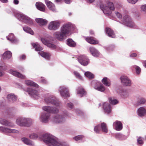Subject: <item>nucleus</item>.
<instances>
[{
    "mask_svg": "<svg viewBox=\"0 0 146 146\" xmlns=\"http://www.w3.org/2000/svg\"><path fill=\"white\" fill-rule=\"evenodd\" d=\"M36 6L37 8L39 10L44 11L45 10V5L40 2H37L36 3Z\"/></svg>",
    "mask_w": 146,
    "mask_h": 146,
    "instance_id": "27",
    "label": "nucleus"
},
{
    "mask_svg": "<svg viewBox=\"0 0 146 146\" xmlns=\"http://www.w3.org/2000/svg\"><path fill=\"white\" fill-rule=\"evenodd\" d=\"M41 82L43 84H46L47 81L43 77L41 78Z\"/></svg>",
    "mask_w": 146,
    "mask_h": 146,
    "instance_id": "55",
    "label": "nucleus"
},
{
    "mask_svg": "<svg viewBox=\"0 0 146 146\" xmlns=\"http://www.w3.org/2000/svg\"><path fill=\"white\" fill-rule=\"evenodd\" d=\"M26 56L25 55L23 54L19 58L20 60H24L26 58Z\"/></svg>",
    "mask_w": 146,
    "mask_h": 146,
    "instance_id": "56",
    "label": "nucleus"
},
{
    "mask_svg": "<svg viewBox=\"0 0 146 146\" xmlns=\"http://www.w3.org/2000/svg\"><path fill=\"white\" fill-rule=\"evenodd\" d=\"M115 13L117 17L119 19H122V15L120 13L117 11H115Z\"/></svg>",
    "mask_w": 146,
    "mask_h": 146,
    "instance_id": "50",
    "label": "nucleus"
},
{
    "mask_svg": "<svg viewBox=\"0 0 146 146\" xmlns=\"http://www.w3.org/2000/svg\"><path fill=\"white\" fill-rule=\"evenodd\" d=\"M100 125H98L97 126H95L94 127V130L95 132L99 133L100 130Z\"/></svg>",
    "mask_w": 146,
    "mask_h": 146,
    "instance_id": "46",
    "label": "nucleus"
},
{
    "mask_svg": "<svg viewBox=\"0 0 146 146\" xmlns=\"http://www.w3.org/2000/svg\"><path fill=\"white\" fill-rule=\"evenodd\" d=\"M60 22L58 20H56L51 21L48 26L49 29L54 31L58 29L60 26Z\"/></svg>",
    "mask_w": 146,
    "mask_h": 146,
    "instance_id": "6",
    "label": "nucleus"
},
{
    "mask_svg": "<svg viewBox=\"0 0 146 146\" xmlns=\"http://www.w3.org/2000/svg\"><path fill=\"white\" fill-rule=\"evenodd\" d=\"M43 110L48 112L56 113L58 112V110L56 108L48 106H45L42 108Z\"/></svg>",
    "mask_w": 146,
    "mask_h": 146,
    "instance_id": "13",
    "label": "nucleus"
},
{
    "mask_svg": "<svg viewBox=\"0 0 146 146\" xmlns=\"http://www.w3.org/2000/svg\"><path fill=\"white\" fill-rule=\"evenodd\" d=\"M65 117L60 116L59 114L56 115L53 118L52 121L56 123H61L64 121Z\"/></svg>",
    "mask_w": 146,
    "mask_h": 146,
    "instance_id": "16",
    "label": "nucleus"
},
{
    "mask_svg": "<svg viewBox=\"0 0 146 146\" xmlns=\"http://www.w3.org/2000/svg\"><path fill=\"white\" fill-rule=\"evenodd\" d=\"M50 119V114L49 113H42L40 117V120L42 122L46 123L48 122Z\"/></svg>",
    "mask_w": 146,
    "mask_h": 146,
    "instance_id": "8",
    "label": "nucleus"
},
{
    "mask_svg": "<svg viewBox=\"0 0 146 146\" xmlns=\"http://www.w3.org/2000/svg\"><path fill=\"white\" fill-rule=\"evenodd\" d=\"M45 3L47 6L50 9L53 11L55 10V7L53 3L47 0H45Z\"/></svg>",
    "mask_w": 146,
    "mask_h": 146,
    "instance_id": "32",
    "label": "nucleus"
},
{
    "mask_svg": "<svg viewBox=\"0 0 146 146\" xmlns=\"http://www.w3.org/2000/svg\"><path fill=\"white\" fill-rule=\"evenodd\" d=\"M44 100L48 104H51L55 105L56 106H59V103L56 99V98L53 96H50L46 98Z\"/></svg>",
    "mask_w": 146,
    "mask_h": 146,
    "instance_id": "7",
    "label": "nucleus"
},
{
    "mask_svg": "<svg viewBox=\"0 0 146 146\" xmlns=\"http://www.w3.org/2000/svg\"><path fill=\"white\" fill-rule=\"evenodd\" d=\"M0 131L6 133H17L19 131L15 129L6 128L3 127H0Z\"/></svg>",
    "mask_w": 146,
    "mask_h": 146,
    "instance_id": "12",
    "label": "nucleus"
},
{
    "mask_svg": "<svg viewBox=\"0 0 146 146\" xmlns=\"http://www.w3.org/2000/svg\"><path fill=\"white\" fill-rule=\"evenodd\" d=\"M95 89L101 92H104L105 90V87L102 84L99 87H95Z\"/></svg>",
    "mask_w": 146,
    "mask_h": 146,
    "instance_id": "44",
    "label": "nucleus"
},
{
    "mask_svg": "<svg viewBox=\"0 0 146 146\" xmlns=\"http://www.w3.org/2000/svg\"><path fill=\"white\" fill-rule=\"evenodd\" d=\"M101 128L102 132L106 133L108 132V130L107 126L105 123L103 122L101 123Z\"/></svg>",
    "mask_w": 146,
    "mask_h": 146,
    "instance_id": "36",
    "label": "nucleus"
},
{
    "mask_svg": "<svg viewBox=\"0 0 146 146\" xmlns=\"http://www.w3.org/2000/svg\"><path fill=\"white\" fill-rule=\"evenodd\" d=\"M21 139L22 141L26 144L30 146H34V143L27 138L25 137L23 138H22Z\"/></svg>",
    "mask_w": 146,
    "mask_h": 146,
    "instance_id": "33",
    "label": "nucleus"
},
{
    "mask_svg": "<svg viewBox=\"0 0 146 146\" xmlns=\"http://www.w3.org/2000/svg\"><path fill=\"white\" fill-rule=\"evenodd\" d=\"M121 21L122 23L126 26L130 27H133L135 26L134 23L130 17L127 15H126L123 17Z\"/></svg>",
    "mask_w": 146,
    "mask_h": 146,
    "instance_id": "5",
    "label": "nucleus"
},
{
    "mask_svg": "<svg viewBox=\"0 0 146 146\" xmlns=\"http://www.w3.org/2000/svg\"><path fill=\"white\" fill-rule=\"evenodd\" d=\"M65 2L67 4H69L71 1V0H64Z\"/></svg>",
    "mask_w": 146,
    "mask_h": 146,
    "instance_id": "59",
    "label": "nucleus"
},
{
    "mask_svg": "<svg viewBox=\"0 0 146 146\" xmlns=\"http://www.w3.org/2000/svg\"><path fill=\"white\" fill-rule=\"evenodd\" d=\"M32 45L36 51L41 50L42 49V48L37 43H32Z\"/></svg>",
    "mask_w": 146,
    "mask_h": 146,
    "instance_id": "37",
    "label": "nucleus"
},
{
    "mask_svg": "<svg viewBox=\"0 0 146 146\" xmlns=\"http://www.w3.org/2000/svg\"><path fill=\"white\" fill-rule=\"evenodd\" d=\"M109 100L110 103L112 104L115 105L118 103V101L117 100L111 98H109Z\"/></svg>",
    "mask_w": 146,
    "mask_h": 146,
    "instance_id": "43",
    "label": "nucleus"
},
{
    "mask_svg": "<svg viewBox=\"0 0 146 146\" xmlns=\"http://www.w3.org/2000/svg\"><path fill=\"white\" fill-rule=\"evenodd\" d=\"M42 140L48 145L50 146H69L65 143H60L54 136L48 134L42 136Z\"/></svg>",
    "mask_w": 146,
    "mask_h": 146,
    "instance_id": "3",
    "label": "nucleus"
},
{
    "mask_svg": "<svg viewBox=\"0 0 146 146\" xmlns=\"http://www.w3.org/2000/svg\"><path fill=\"white\" fill-rule=\"evenodd\" d=\"M26 118L19 117L17 118L16 120V123L20 126H25Z\"/></svg>",
    "mask_w": 146,
    "mask_h": 146,
    "instance_id": "21",
    "label": "nucleus"
},
{
    "mask_svg": "<svg viewBox=\"0 0 146 146\" xmlns=\"http://www.w3.org/2000/svg\"><path fill=\"white\" fill-rule=\"evenodd\" d=\"M83 137V136L79 135L74 137V139L76 141H78L82 139Z\"/></svg>",
    "mask_w": 146,
    "mask_h": 146,
    "instance_id": "51",
    "label": "nucleus"
},
{
    "mask_svg": "<svg viewBox=\"0 0 146 146\" xmlns=\"http://www.w3.org/2000/svg\"><path fill=\"white\" fill-rule=\"evenodd\" d=\"M67 44L69 46L72 47H74L76 45L75 42L71 39H69L67 40Z\"/></svg>",
    "mask_w": 146,
    "mask_h": 146,
    "instance_id": "39",
    "label": "nucleus"
},
{
    "mask_svg": "<svg viewBox=\"0 0 146 146\" xmlns=\"http://www.w3.org/2000/svg\"><path fill=\"white\" fill-rule=\"evenodd\" d=\"M121 83L125 86H129L131 85V81L126 76H122L120 77Z\"/></svg>",
    "mask_w": 146,
    "mask_h": 146,
    "instance_id": "14",
    "label": "nucleus"
},
{
    "mask_svg": "<svg viewBox=\"0 0 146 146\" xmlns=\"http://www.w3.org/2000/svg\"><path fill=\"white\" fill-rule=\"evenodd\" d=\"M38 135L36 133H32L30 135L29 137L32 139H35L37 138L38 137Z\"/></svg>",
    "mask_w": 146,
    "mask_h": 146,
    "instance_id": "47",
    "label": "nucleus"
},
{
    "mask_svg": "<svg viewBox=\"0 0 146 146\" xmlns=\"http://www.w3.org/2000/svg\"><path fill=\"white\" fill-rule=\"evenodd\" d=\"M7 98L9 101L11 102H14L16 100L17 97L14 94H9L7 95Z\"/></svg>",
    "mask_w": 146,
    "mask_h": 146,
    "instance_id": "35",
    "label": "nucleus"
},
{
    "mask_svg": "<svg viewBox=\"0 0 146 146\" xmlns=\"http://www.w3.org/2000/svg\"><path fill=\"white\" fill-rule=\"evenodd\" d=\"M74 74L77 77V78H78V79L81 80H82V78L81 76L80 75V74L77 72L76 71H74Z\"/></svg>",
    "mask_w": 146,
    "mask_h": 146,
    "instance_id": "48",
    "label": "nucleus"
},
{
    "mask_svg": "<svg viewBox=\"0 0 146 146\" xmlns=\"http://www.w3.org/2000/svg\"><path fill=\"white\" fill-rule=\"evenodd\" d=\"M135 69L136 71V72L137 74H139L141 71V69L140 68L137 66H136L135 67Z\"/></svg>",
    "mask_w": 146,
    "mask_h": 146,
    "instance_id": "53",
    "label": "nucleus"
},
{
    "mask_svg": "<svg viewBox=\"0 0 146 146\" xmlns=\"http://www.w3.org/2000/svg\"><path fill=\"white\" fill-rule=\"evenodd\" d=\"M9 72L13 75V76H16L19 78H20L23 79H25L26 77L23 74H22L20 73L13 70H9Z\"/></svg>",
    "mask_w": 146,
    "mask_h": 146,
    "instance_id": "15",
    "label": "nucleus"
},
{
    "mask_svg": "<svg viewBox=\"0 0 146 146\" xmlns=\"http://www.w3.org/2000/svg\"><path fill=\"white\" fill-rule=\"evenodd\" d=\"M0 1L3 3H6L7 2L8 0H0Z\"/></svg>",
    "mask_w": 146,
    "mask_h": 146,
    "instance_id": "62",
    "label": "nucleus"
},
{
    "mask_svg": "<svg viewBox=\"0 0 146 146\" xmlns=\"http://www.w3.org/2000/svg\"><path fill=\"white\" fill-rule=\"evenodd\" d=\"M25 126H29L33 122L32 120L30 118H26Z\"/></svg>",
    "mask_w": 146,
    "mask_h": 146,
    "instance_id": "45",
    "label": "nucleus"
},
{
    "mask_svg": "<svg viewBox=\"0 0 146 146\" xmlns=\"http://www.w3.org/2000/svg\"><path fill=\"white\" fill-rule=\"evenodd\" d=\"M0 123L3 125L10 127L15 126V124L13 123L8 122L6 120L2 118H0Z\"/></svg>",
    "mask_w": 146,
    "mask_h": 146,
    "instance_id": "22",
    "label": "nucleus"
},
{
    "mask_svg": "<svg viewBox=\"0 0 146 146\" xmlns=\"http://www.w3.org/2000/svg\"><path fill=\"white\" fill-rule=\"evenodd\" d=\"M103 107L104 111L107 114H110L111 112V107L109 103H104L103 104Z\"/></svg>",
    "mask_w": 146,
    "mask_h": 146,
    "instance_id": "17",
    "label": "nucleus"
},
{
    "mask_svg": "<svg viewBox=\"0 0 146 146\" xmlns=\"http://www.w3.org/2000/svg\"><path fill=\"white\" fill-rule=\"evenodd\" d=\"M38 53L42 57L48 60L50 59V57L51 55L50 53L44 52L43 51L39 52Z\"/></svg>",
    "mask_w": 146,
    "mask_h": 146,
    "instance_id": "25",
    "label": "nucleus"
},
{
    "mask_svg": "<svg viewBox=\"0 0 146 146\" xmlns=\"http://www.w3.org/2000/svg\"><path fill=\"white\" fill-rule=\"evenodd\" d=\"M106 32L108 36L110 37L115 38V36L113 31L111 29L106 28Z\"/></svg>",
    "mask_w": 146,
    "mask_h": 146,
    "instance_id": "23",
    "label": "nucleus"
},
{
    "mask_svg": "<svg viewBox=\"0 0 146 146\" xmlns=\"http://www.w3.org/2000/svg\"><path fill=\"white\" fill-rule=\"evenodd\" d=\"M113 126L116 130L118 131L120 130L122 128V124L120 121H117L114 122Z\"/></svg>",
    "mask_w": 146,
    "mask_h": 146,
    "instance_id": "19",
    "label": "nucleus"
},
{
    "mask_svg": "<svg viewBox=\"0 0 146 146\" xmlns=\"http://www.w3.org/2000/svg\"><path fill=\"white\" fill-rule=\"evenodd\" d=\"M84 74L86 77L90 79L93 78L94 77V75L92 73L89 72H85Z\"/></svg>",
    "mask_w": 146,
    "mask_h": 146,
    "instance_id": "41",
    "label": "nucleus"
},
{
    "mask_svg": "<svg viewBox=\"0 0 146 146\" xmlns=\"http://www.w3.org/2000/svg\"><path fill=\"white\" fill-rule=\"evenodd\" d=\"M122 95L125 97H127L128 95V93H126H126L123 92V93Z\"/></svg>",
    "mask_w": 146,
    "mask_h": 146,
    "instance_id": "58",
    "label": "nucleus"
},
{
    "mask_svg": "<svg viewBox=\"0 0 146 146\" xmlns=\"http://www.w3.org/2000/svg\"><path fill=\"white\" fill-rule=\"evenodd\" d=\"M89 50L90 52L94 56L98 57L99 56V52L94 48L90 47V48Z\"/></svg>",
    "mask_w": 146,
    "mask_h": 146,
    "instance_id": "28",
    "label": "nucleus"
},
{
    "mask_svg": "<svg viewBox=\"0 0 146 146\" xmlns=\"http://www.w3.org/2000/svg\"><path fill=\"white\" fill-rule=\"evenodd\" d=\"M102 82L106 86H109L110 85V81L107 77H105L103 79Z\"/></svg>",
    "mask_w": 146,
    "mask_h": 146,
    "instance_id": "38",
    "label": "nucleus"
},
{
    "mask_svg": "<svg viewBox=\"0 0 146 146\" xmlns=\"http://www.w3.org/2000/svg\"><path fill=\"white\" fill-rule=\"evenodd\" d=\"M68 106L71 109H72L73 107V104L72 103H69L67 104Z\"/></svg>",
    "mask_w": 146,
    "mask_h": 146,
    "instance_id": "57",
    "label": "nucleus"
},
{
    "mask_svg": "<svg viewBox=\"0 0 146 146\" xmlns=\"http://www.w3.org/2000/svg\"><path fill=\"white\" fill-rule=\"evenodd\" d=\"M35 20L40 25H45L48 23V21L42 18H36Z\"/></svg>",
    "mask_w": 146,
    "mask_h": 146,
    "instance_id": "26",
    "label": "nucleus"
},
{
    "mask_svg": "<svg viewBox=\"0 0 146 146\" xmlns=\"http://www.w3.org/2000/svg\"><path fill=\"white\" fill-rule=\"evenodd\" d=\"M7 39L12 43H16L18 42V40L14 36L13 34H10L7 36Z\"/></svg>",
    "mask_w": 146,
    "mask_h": 146,
    "instance_id": "20",
    "label": "nucleus"
},
{
    "mask_svg": "<svg viewBox=\"0 0 146 146\" xmlns=\"http://www.w3.org/2000/svg\"><path fill=\"white\" fill-rule=\"evenodd\" d=\"M137 112L139 116H142L146 114V110L143 107H141L138 109Z\"/></svg>",
    "mask_w": 146,
    "mask_h": 146,
    "instance_id": "29",
    "label": "nucleus"
},
{
    "mask_svg": "<svg viewBox=\"0 0 146 146\" xmlns=\"http://www.w3.org/2000/svg\"><path fill=\"white\" fill-rule=\"evenodd\" d=\"M25 84L28 86H32L36 88H38L39 86L35 83L30 80H26Z\"/></svg>",
    "mask_w": 146,
    "mask_h": 146,
    "instance_id": "30",
    "label": "nucleus"
},
{
    "mask_svg": "<svg viewBox=\"0 0 146 146\" xmlns=\"http://www.w3.org/2000/svg\"><path fill=\"white\" fill-rule=\"evenodd\" d=\"M141 11L146 13V5H143L141 6Z\"/></svg>",
    "mask_w": 146,
    "mask_h": 146,
    "instance_id": "52",
    "label": "nucleus"
},
{
    "mask_svg": "<svg viewBox=\"0 0 146 146\" xmlns=\"http://www.w3.org/2000/svg\"><path fill=\"white\" fill-rule=\"evenodd\" d=\"M137 56V54L136 53H133L130 55V56L132 57H135Z\"/></svg>",
    "mask_w": 146,
    "mask_h": 146,
    "instance_id": "61",
    "label": "nucleus"
},
{
    "mask_svg": "<svg viewBox=\"0 0 146 146\" xmlns=\"http://www.w3.org/2000/svg\"><path fill=\"white\" fill-rule=\"evenodd\" d=\"M15 17L20 21H23L29 25H32L33 22L32 20L28 17L22 14L17 13L16 14Z\"/></svg>",
    "mask_w": 146,
    "mask_h": 146,
    "instance_id": "4",
    "label": "nucleus"
},
{
    "mask_svg": "<svg viewBox=\"0 0 146 146\" xmlns=\"http://www.w3.org/2000/svg\"><path fill=\"white\" fill-rule=\"evenodd\" d=\"M13 3L14 4L17 5L19 3V1L17 0H14L13 1Z\"/></svg>",
    "mask_w": 146,
    "mask_h": 146,
    "instance_id": "60",
    "label": "nucleus"
},
{
    "mask_svg": "<svg viewBox=\"0 0 146 146\" xmlns=\"http://www.w3.org/2000/svg\"><path fill=\"white\" fill-rule=\"evenodd\" d=\"M146 100L143 98H140L137 101V104L138 105L144 104L146 102Z\"/></svg>",
    "mask_w": 146,
    "mask_h": 146,
    "instance_id": "42",
    "label": "nucleus"
},
{
    "mask_svg": "<svg viewBox=\"0 0 146 146\" xmlns=\"http://www.w3.org/2000/svg\"><path fill=\"white\" fill-rule=\"evenodd\" d=\"M41 40L44 44L47 45L49 47L53 48H55L56 47L54 44L50 43L49 41L46 40L44 38H41Z\"/></svg>",
    "mask_w": 146,
    "mask_h": 146,
    "instance_id": "18",
    "label": "nucleus"
},
{
    "mask_svg": "<svg viewBox=\"0 0 146 146\" xmlns=\"http://www.w3.org/2000/svg\"><path fill=\"white\" fill-rule=\"evenodd\" d=\"M74 29V25L70 24H66L61 27L60 32L56 31L53 35L57 39L62 41L65 39L67 36L70 35Z\"/></svg>",
    "mask_w": 146,
    "mask_h": 146,
    "instance_id": "1",
    "label": "nucleus"
},
{
    "mask_svg": "<svg viewBox=\"0 0 146 146\" xmlns=\"http://www.w3.org/2000/svg\"><path fill=\"white\" fill-rule=\"evenodd\" d=\"M29 94L31 96L36 98H37L39 97V94L37 90L33 88H29L27 89Z\"/></svg>",
    "mask_w": 146,
    "mask_h": 146,
    "instance_id": "11",
    "label": "nucleus"
},
{
    "mask_svg": "<svg viewBox=\"0 0 146 146\" xmlns=\"http://www.w3.org/2000/svg\"><path fill=\"white\" fill-rule=\"evenodd\" d=\"M137 143L139 144H143V138L141 137H138L137 139Z\"/></svg>",
    "mask_w": 146,
    "mask_h": 146,
    "instance_id": "49",
    "label": "nucleus"
},
{
    "mask_svg": "<svg viewBox=\"0 0 146 146\" xmlns=\"http://www.w3.org/2000/svg\"><path fill=\"white\" fill-rule=\"evenodd\" d=\"M12 56L11 52L9 51L5 52L3 54V58L4 60L10 58Z\"/></svg>",
    "mask_w": 146,
    "mask_h": 146,
    "instance_id": "31",
    "label": "nucleus"
},
{
    "mask_svg": "<svg viewBox=\"0 0 146 146\" xmlns=\"http://www.w3.org/2000/svg\"><path fill=\"white\" fill-rule=\"evenodd\" d=\"M100 7L105 14L109 15L111 14L112 11H114L115 9L117 10L120 9L122 7V5L116 3L114 6L112 2L107 1L101 3Z\"/></svg>",
    "mask_w": 146,
    "mask_h": 146,
    "instance_id": "2",
    "label": "nucleus"
},
{
    "mask_svg": "<svg viewBox=\"0 0 146 146\" xmlns=\"http://www.w3.org/2000/svg\"><path fill=\"white\" fill-rule=\"evenodd\" d=\"M86 40L89 43L93 44H97L98 43V41L95 40L93 37H88L86 39Z\"/></svg>",
    "mask_w": 146,
    "mask_h": 146,
    "instance_id": "24",
    "label": "nucleus"
},
{
    "mask_svg": "<svg viewBox=\"0 0 146 146\" xmlns=\"http://www.w3.org/2000/svg\"><path fill=\"white\" fill-rule=\"evenodd\" d=\"M3 74V72L0 70V76H1Z\"/></svg>",
    "mask_w": 146,
    "mask_h": 146,
    "instance_id": "63",
    "label": "nucleus"
},
{
    "mask_svg": "<svg viewBox=\"0 0 146 146\" xmlns=\"http://www.w3.org/2000/svg\"><path fill=\"white\" fill-rule=\"evenodd\" d=\"M59 91L60 95L62 97H69L68 89L64 86L60 87Z\"/></svg>",
    "mask_w": 146,
    "mask_h": 146,
    "instance_id": "9",
    "label": "nucleus"
},
{
    "mask_svg": "<svg viewBox=\"0 0 146 146\" xmlns=\"http://www.w3.org/2000/svg\"><path fill=\"white\" fill-rule=\"evenodd\" d=\"M128 1L129 3H130L131 4H135V3L138 0H127Z\"/></svg>",
    "mask_w": 146,
    "mask_h": 146,
    "instance_id": "54",
    "label": "nucleus"
},
{
    "mask_svg": "<svg viewBox=\"0 0 146 146\" xmlns=\"http://www.w3.org/2000/svg\"><path fill=\"white\" fill-rule=\"evenodd\" d=\"M77 94H78L81 97L86 94V92L83 88H79L78 89Z\"/></svg>",
    "mask_w": 146,
    "mask_h": 146,
    "instance_id": "34",
    "label": "nucleus"
},
{
    "mask_svg": "<svg viewBox=\"0 0 146 146\" xmlns=\"http://www.w3.org/2000/svg\"><path fill=\"white\" fill-rule=\"evenodd\" d=\"M90 33L91 35H93L94 34V32L92 30H90Z\"/></svg>",
    "mask_w": 146,
    "mask_h": 146,
    "instance_id": "64",
    "label": "nucleus"
},
{
    "mask_svg": "<svg viewBox=\"0 0 146 146\" xmlns=\"http://www.w3.org/2000/svg\"><path fill=\"white\" fill-rule=\"evenodd\" d=\"M24 31L26 32L29 33L31 35H33L34 34V32L30 28L25 27L23 28Z\"/></svg>",
    "mask_w": 146,
    "mask_h": 146,
    "instance_id": "40",
    "label": "nucleus"
},
{
    "mask_svg": "<svg viewBox=\"0 0 146 146\" xmlns=\"http://www.w3.org/2000/svg\"><path fill=\"white\" fill-rule=\"evenodd\" d=\"M78 60L79 62L82 65L85 66L89 63V59L84 56H80L78 57Z\"/></svg>",
    "mask_w": 146,
    "mask_h": 146,
    "instance_id": "10",
    "label": "nucleus"
}]
</instances>
